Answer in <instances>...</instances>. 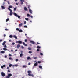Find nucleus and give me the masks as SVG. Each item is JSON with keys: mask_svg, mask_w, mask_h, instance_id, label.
Instances as JSON below:
<instances>
[{"mask_svg": "<svg viewBox=\"0 0 78 78\" xmlns=\"http://www.w3.org/2000/svg\"><path fill=\"white\" fill-rule=\"evenodd\" d=\"M8 9H9V11H10V16H12V14L13 13H12V11L11 10V9H9V8H8Z\"/></svg>", "mask_w": 78, "mask_h": 78, "instance_id": "f257e3e1", "label": "nucleus"}, {"mask_svg": "<svg viewBox=\"0 0 78 78\" xmlns=\"http://www.w3.org/2000/svg\"><path fill=\"white\" fill-rule=\"evenodd\" d=\"M13 14H14V15L16 17H18L19 19H20V16L17 15V13H14Z\"/></svg>", "mask_w": 78, "mask_h": 78, "instance_id": "f03ea898", "label": "nucleus"}, {"mask_svg": "<svg viewBox=\"0 0 78 78\" xmlns=\"http://www.w3.org/2000/svg\"><path fill=\"white\" fill-rule=\"evenodd\" d=\"M12 76V74H8V76L6 77V78H10Z\"/></svg>", "mask_w": 78, "mask_h": 78, "instance_id": "7ed1b4c3", "label": "nucleus"}, {"mask_svg": "<svg viewBox=\"0 0 78 78\" xmlns=\"http://www.w3.org/2000/svg\"><path fill=\"white\" fill-rule=\"evenodd\" d=\"M1 76H3V77H4V76H5V73H4L3 72H1Z\"/></svg>", "mask_w": 78, "mask_h": 78, "instance_id": "20e7f679", "label": "nucleus"}, {"mask_svg": "<svg viewBox=\"0 0 78 78\" xmlns=\"http://www.w3.org/2000/svg\"><path fill=\"white\" fill-rule=\"evenodd\" d=\"M16 43H17L18 42V43H19V44H22V42L20 40L18 41H16Z\"/></svg>", "mask_w": 78, "mask_h": 78, "instance_id": "39448f33", "label": "nucleus"}, {"mask_svg": "<svg viewBox=\"0 0 78 78\" xmlns=\"http://www.w3.org/2000/svg\"><path fill=\"white\" fill-rule=\"evenodd\" d=\"M21 4L22 5L23 4V2H24V0H20Z\"/></svg>", "mask_w": 78, "mask_h": 78, "instance_id": "423d86ee", "label": "nucleus"}, {"mask_svg": "<svg viewBox=\"0 0 78 78\" xmlns=\"http://www.w3.org/2000/svg\"><path fill=\"white\" fill-rule=\"evenodd\" d=\"M30 42L31 44H35V42L33 41H30Z\"/></svg>", "mask_w": 78, "mask_h": 78, "instance_id": "0eeeda50", "label": "nucleus"}, {"mask_svg": "<svg viewBox=\"0 0 78 78\" xmlns=\"http://www.w3.org/2000/svg\"><path fill=\"white\" fill-rule=\"evenodd\" d=\"M1 8H2V9H5V7L4 6H3L2 5L1 6Z\"/></svg>", "mask_w": 78, "mask_h": 78, "instance_id": "6e6552de", "label": "nucleus"}, {"mask_svg": "<svg viewBox=\"0 0 78 78\" xmlns=\"http://www.w3.org/2000/svg\"><path fill=\"white\" fill-rule=\"evenodd\" d=\"M20 47V44H18L17 46V48H19Z\"/></svg>", "mask_w": 78, "mask_h": 78, "instance_id": "1a4fd4ad", "label": "nucleus"}, {"mask_svg": "<svg viewBox=\"0 0 78 78\" xmlns=\"http://www.w3.org/2000/svg\"><path fill=\"white\" fill-rule=\"evenodd\" d=\"M34 66H37V62H36V63L34 64Z\"/></svg>", "mask_w": 78, "mask_h": 78, "instance_id": "9d476101", "label": "nucleus"}, {"mask_svg": "<svg viewBox=\"0 0 78 78\" xmlns=\"http://www.w3.org/2000/svg\"><path fill=\"white\" fill-rule=\"evenodd\" d=\"M23 45H25V46H27V44H25V42H23Z\"/></svg>", "mask_w": 78, "mask_h": 78, "instance_id": "9b49d317", "label": "nucleus"}, {"mask_svg": "<svg viewBox=\"0 0 78 78\" xmlns=\"http://www.w3.org/2000/svg\"><path fill=\"white\" fill-rule=\"evenodd\" d=\"M6 41H4L3 43H2V45H5V44H6Z\"/></svg>", "mask_w": 78, "mask_h": 78, "instance_id": "f8f14e48", "label": "nucleus"}, {"mask_svg": "<svg viewBox=\"0 0 78 78\" xmlns=\"http://www.w3.org/2000/svg\"><path fill=\"white\" fill-rule=\"evenodd\" d=\"M39 68H40V69H42V66H41V65H40L39 66Z\"/></svg>", "mask_w": 78, "mask_h": 78, "instance_id": "ddd939ff", "label": "nucleus"}, {"mask_svg": "<svg viewBox=\"0 0 78 78\" xmlns=\"http://www.w3.org/2000/svg\"><path fill=\"white\" fill-rule=\"evenodd\" d=\"M23 25V24H22V23L20 24H19V27H22V26Z\"/></svg>", "mask_w": 78, "mask_h": 78, "instance_id": "4468645a", "label": "nucleus"}, {"mask_svg": "<svg viewBox=\"0 0 78 78\" xmlns=\"http://www.w3.org/2000/svg\"><path fill=\"white\" fill-rule=\"evenodd\" d=\"M16 39H17V37H16V35H14L13 36Z\"/></svg>", "mask_w": 78, "mask_h": 78, "instance_id": "2eb2a0df", "label": "nucleus"}, {"mask_svg": "<svg viewBox=\"0 0 78 78\" xmlns=\"http://www.w3.org/2000/svg\"><path fill=\"white\" fill-rule=\"evenodd\" d=\"M12 8V6L10 5L9 6V8H9V9H10V8Z\"/></svg>", "mask_w": 78, "mask_h": 78, "instance_id": "dca6fc26", "label": "nucleus"}, {"mask_svg": "<svg viewBox=\"0 0 78 78\" xmlns=\"http://www.w3.org/2000/svg\"><path fill=\"white\" fill-rule=\"evenodd\" d=\"M19 32L22 33V32H23V31L22 30V29H20L19 30Z\"/></svg>", "mask_w": 78, "mask_h": 78, "instance_id": "f3484780", "label": "nucleus"}, {"mask_svg": "<svg viewBox=\"0 0 78 78\" xmlns=\"http://www.w3.org/2000/svg\"><path fill=\"white\" fill-rule=\"evenodd\" d=\"M24 9L25 11H27L28 10V9H27V8L26 7H25L24 8Z\"/></svg>", "mask_w": 78, "mask_h": 78, "instance_id": "a211bd4d", "label": "nucleus"}, {"mask_svg": "<svg viewBox=\"0 0 78 78\" xmlns=\"http://www.w3.org/2000/svg\"><path fill=\"white\" fill-rule=\"evenodd\" d=\"M29 12L30 14H32V10H31L30 9H29Z\"/></svg>", "mask_w": 78, "mask_h": 78, "instance_id": "6ab92c4d", "label": "nucleus"}, {"mask_svg": "<svg viewBox=\"0 0 78 78\" xmlns=\"http://www.w3.org/2000/svg\"><path fill=\"white\" fill-rule=\"evenodd\" d=\"M12 37H13V36H12V35H10L9 37H10V38H12Z\"/></svg>", "mask_w": 78, "mask_h": 78, "instance_id": "aec40b11", "label": "nucleus"}, {"mask_svg": "<svg viewBox=\"0 0 78 78\" xmlns=\"http://www.w3.org/2000/svg\"><path fill=\"white\" fill-rule=\"evenodd\" d=\"M5 53V51H1V53Z\"/></svg>", "mask_w": 78, "mask_h": 78, "instance_id": "412c9836", "label": "nucleus"}, {"mask_svg": "<svg viewBox=\"0 0 78 78\" xmlns=\"http://www.w3.org/2000/svg\"><path fill=\"white\" fill-rule=\"evenodd\" d=\"M23 67L24 68H26L27 67V65H23Z\"/></svg>", "mask_w": 78, "mask_h": 78, "instance_id": "4be33fe9", "label": "nucleus"}, {"mask_svg": "<svg viewBox=\"0 0 78 78\" xmlns=\"http://www.w3.org/2000/svg\"><path fill=\"white\" fill-rule=\"evenodd\" d=\"M20 57H22L23 56V54L21 53L20 55Z\"/></svg>", "mask_w": 78, "mask_h": 78, "instance_id": "5701e85b", "label": "nucleus"}, {"mask_svg": "<svg viewBox=\"0 0 78 78\" xmlns=\"http://www.w3.org/2000/svg\"><path fill=\"white\" fill-rule=\"evenodd\" d=\"M28 73H31V71L29 70V71H27Z\"/></svg>", "mask_w": 78, "mask_h": 78, "instance_id": "b1692460", "label": "nucleus"}, {"mask_svg": "<svg viewBox=\"0 0 78 78\" xmlns=\"http://www.w3.org/2000/svg\"><path fill=\"white\" fill-rule=\"evenodd\" d=\"M3 50H7V49H6V48H3Z\"/></svg>", "mask_w": 78, "mask_h": 78, "instance_id": "393cba45", "label": "nucleus"}, {"mask_svg": "<svg viewBox=\"0 0 78 78\" xmlns=\"http://www.w3.org/2000/svg\"><path fill=\"white\" fill-rule=\"evenodd\" d=\"M27 17H30V15L28 14H27Z\"/></svg>", "mask_w": 78, "mask_h": 78, "instance_id": "a878e982", "label": "nucleus"}, {"mask_svg": "<svg viewBox=\"0 0 78 78\" xmlns=\"http://www.w3.org/2000/svg\"><path fill=\"white\" fill-rule=\"evenodd\" d=\"M37 48H38V49H39V48H41V47L39 46H37Z\"/></svg>", "mask_w": 78, "mask_h": 78, "instance_id": "bb28decb", "label": "nucleus"}, {"mask_svg": "<svg viewBox=\"0 0 78 78\" xmlns=\"http://www.w3.org/2000/svg\"><path fill=\"white\" fill-rule=\"evenodd\" d=\"M28 48L29 50H31V48H30V47Z\"/></svg>", "mask_w": 78, "mask_h": 78, "instance_id": "cd10ccee", "label": "nucleus"}, {"mask_svg": "<svg viewBox=\"0 0 78 78\" xmlns=\"http://www.w3.org/2000/svg\"><path fill=\"white\" fill-rule=\"evenodd\" d=\"M16 9H17V8H15L14 9V11H16Z\"/></svg>", "mask_w": 78, "mask_h": 78, "instance_id": "c85d7f7f", "label": "nucleus"}, {"mask_svg": "<svg viewBox=\"0 0 78 78\" xmlns=\"http://www.w3.org/2000/svg\"><path fill=\"white\" fill-rule=\"evenodd\" d=\"M9 18H7L6 20V22H8V21H9Z\"/></svg>", "mask_w": 78, "mask_h": 78, "instance_id": "c756f323", "label": "nucleus"}, {"mask_svg": "<svg viewBox=\"0 0 78 78\" xmlns=\"http://www.w3.org/2000/svg\"><path fill=\"white\" fill-rule=\"evenodd\" d=\"M12 66H16V67H17L18 65H12Z\"/></svg>", "mask_w": 78, "mask_h": 78, "instance_id": "7c9ffc66", "label": "nucleus"}, {"mask_svg": "<svg viewBox=\"0 0 78 78\" xmlns=\"http://www.w3.org/2000/svg\"><path fill=\"white\" fill-rule=\"evenodd\" d=\"M37 62L38 63H41V62H41V61H38Z\"/></svg>", "mask_w": 78, "mask_h": 78, "instance_id": "2f4dec72", "label": "nucleus"}, {"mask_svg": "<svg viewBox=\"0 0 78 78\" xmlns=\"http://www.w3.org/2000/svg\"><path fill=\"white\" fill-rule=\"evenodd\" d=\"M25 19L26 20H27V21H28V18H25Z\"/></svg>", "mask_w": 78, "mask_h": 78, "instance_id": "473e14b6", "label": "nucleus"}, {"mask_svg": "<svg viewBox=\"0 0 78 78\" xmlns=\"http://www.w3.org/2000/svg\"><path fill=\"white\" fill-rule=\"evenodd\" d=\"M9 67H11L12 66V64H10L9 65Z\"/></svg>", "mask_w": 78, "mask_h": 78, "instance_id": "72a5a7b5", "label": "nucleus"}, {"mask_svg": "<svg viewBox=\"0 0 78 78\" xmlns=\"http://www.w3.org/2000/svg\"><path fill=\"white\" fill-rule=\"evenodd\" d=\"M16 30L17 31H19V28H17Z\"/></svg>", "mask_w": 78, "mask_h": 78, "instance_id": "f704fd0d", "label": "nucleus"}, {"mask_svg": "<svg viewBox=\"0 0 78 78\" xmlns=\"http://www.w3.org/2000/svg\"><path fill=\"white\" fill-rule=\"evenodd\" d=\"M30 57H28L27 58V60L30 59Z\"/></svg>", "mask_w": 78, "mask_h": 78, "instance_id": "c9c22d12", "label": "nucleus"}, {"mask_svg": "<svg viewBox=\"0 0 78 78\" xmlns=\"http://www.w3.org/2000/svg\"><path fill=\"white\" fill-rule=\"evenodd\" d=\"M31 74L30 73H29L28 74V76H31Z\"/></svg>", "mask_w": 78, "mask_h": 78, "instance_id": "e433bc0d", "label": "nucleus"}, {"mask_svg": "<svg viewBox=\"0 0 78 78\" xmlns=\"http://www.w3.org/2000/svg\"><path fill=\"white\" fill-rule=\"evenodd\" d=\"M29 53L31 54V53H32V52L31 51H29Z\"/></svg>", "mask_w": 78, "mask_h": 78, "instance_id": "4c0bfd02", "label": "nucleus"}, {"mask_svg": "<svg viewBox=\"0 0 78 78\" xmlns=\"http://www.w3.org/2000/svg\"><path fill=\"white\" fill-rule=\"evenodd\" d=\"M40 55H41V56H42V55H43V54L42 53H40Z\"/></svg>", "mask_w": 78, "mask_h": 78, "instance_id": "58836bf2", "label": "nucleus"}, {"mask_svg": "<svg viewBox=\"0 0 78 78\" xmlns=\"http://www.w3.org/2000/svg\"><path fill=\"white\" fill-rule=\"evenodd\" d=\"M11 72V71H10L9 69H8L7 70V72Z\"/></svg>", "mask_w": 78, "mask_h": 78, "instance_id": "ea45409f", "label": "nucleus"}, {"mask_svg": "<svg viewBox=\"0 0 78 78\" xmlns=\"http://www.w3.org/2000/svg\"><path fill=\"white\" fill-rule=\"evenodd\" d=\"M7 3L9 5L10 4V3H9V1H7Z\"/></svg>", "mask_w": 78, "mask_h": 78, "instance_id": "a19ab883", "label": "nucleus"}, {"mask_svg": "<svg viewBox=\"0 0 78 78\" xmlns=\"http://www.w3.org/2000/svg\"><path fill=\"white\" fill-rule=\"evenodd\" d=\"M4 47H5V48H6V47H7V46H6V45H4Z\"/></svg>", "mask_w": 78, "mask_h": 78, "instance_id": "79ce46f5", "label": "nucleus"}, {"mask_svg": "<svg viewBox=\"0 0 78 78\" xmlns=\"http://www.w3.org/2000/svg\"><path fill=\"white\" fill-rule=\"evenodd\" d=\"M15 61H16V62H17V61H19V60H18V59H16Z\"/></svg>", "mask_w": 78, "mask_h": 78, "instance_id": "37998d69", "label": "nucleus"}, {"mask_svg": "<svg viewBox=\"0 0 78 78\" xmlns=\"http://www.w3.org/2000/svg\"><path fill=\"white\" fill-rule=\"evenodd\" d=\"M5 31H8L9 30H8V29H5Z\"/></svg>", "mask_w": 78, "mask_h": 78, "instance_id": "c03bdc74", "label": "nucleus"}, {"mask_svg": "<svg viewBox=\"0 0 78 78\" xmlns=\"http://www.w3.org/2000/svg\"><path fill=\"white\" fill-rule=\"evenodd\" d=\"M9 56H12V55H11V54H9Z\"/></svg>", "mask_w": 78, "mask_h": 78, "instance_id": "a18cd8bd", "label": "nucleus"}, {"mask_svg": "<svg viewBox=\"0 0 78 78\" xmlns=\"http://www.w3.org/2000/svg\"><path fill=\"white\" fill-rule=\"evenodd\" d=\"M2 66H3V67H6V65H4Z\"/></svg>", "mask_w": 78, "mask_h": 78, "instance_id": "49530a36", "label": "nucleus"}, {"mask_svg": "<svg viewBox=\"0 0 78 78\" xmlns=\"http://www.w3.org/2000/svg\"><path fill=\"white\" fill-rule=\"evenodd\" d=\"M1 69H3V66H1Z\"/></svg>", "mask_w": 78, "mask_h": 78, "instance_id": "de8ad7c7", "label": "nucleus"}, {"mask_svg": "<svg viewBox=\"0 0 78 78\" xmlns=\"http://www.w3.org/2000/svg\"><path fill=\"white\" fill-rule=\"evenodd\" d=\"M24 28H27V26H24Z\"/></svg>", "mask_w": 78, "mask_h": 78, "instance_id": "09e8293b", "label": "nucleus"}, {"mask_svg": "<svg viewBox=\"0 0 78 78\" xmlns=\"http://www.w3.org/2000/svg\"><path fill=\"white\" fill-rule=\"evenodd\" d=\"M21 48H24V47H23V46H22Z\"/></svg>", "mask_w": 78, "mask_h": 78, "instance_id": "8fccbe9b", "label": "nucleus"}, {"mask_svg": "<svg viewBox=\"0 0 78 78\" xmlns=\"http://www.w3.org/2000/svg\"><path fill=\"white\" fill-rule=\"evenodd\" d=\"M25 42H27V39H25Z\"/></svg>", "mask_w": 78, "mask_h": 78, "instance_id": "3c124183", "label": "nucleus"}, {"mask_svg": "<svg viewBox=\"0 0 78 78\" xmlns=\"http://www.w3.org/2000/svg\"><path fill=\"white\" fill-rule=\"evenodd\" d=\"M37 51H39V49H37Z\"/></svg>", "mask_w": 78, "mask_h": 78, "instance_id": "603ef678", "label": "nucleus"}, {"mask_svg": "<svg viewBox=\"0 0 78 78\" xmlns=\"http://www.w3.org/2000/svg\"><path fill=\"white\" fill-rule=\"evenodd\" d=\"M34 59H37V57H34Z\"/></svg>", "mask_w": 78, "mask_h": 78, "instance_id": "864d4df0", "label": "nucleus"}, {"mask_svg": "<svg viewBox=\"0 0 78 78\" xmlns=\"http://www.w3.org/2000/svg\"><path fill=\"white\" fill-rule=\"evenodd\" d=\"M26 21H24V24H26Z\"/></svg>", "mask_w": 78, "mask_h": 78, "instance_id": "5fc2aeb1", "label": "nucleus"}, {"mask_svg": "<svg viewBox=\"0 0 78 78\" xmlns=\"http://www.w3.org/2000/svg\"><path fill=\"white\" fill-rule=\"evenodd\" d=\"M30 17H31V18H33V16H30Z\"/></svg>", "mask_w": 78, "mask_h": 78, "instance_id": "6e6d98bb", "label": "nucleus"}, {"mask_svg": "<svg viewBox=\"0 0 78 78\" xmlns=\"http://www.w3.org/2000/svg\"><path fill=\"white\" fill-rule=\"evenodd\" d=\"M7 69H9V67H7Z\"/></svg>", "mask_w": 78, "mask_h": 78, "instance_id": "4d7b16f0", "label": "nucleus"}, {"mask_svg": "<svg viewBox=\"0 0 78 78\" xmlns=\"http://www.w3.org/2000/svg\"><path fill=\"white\" fill-rule=\"evenodd\" d=\"M27 34H25V36H26V37H27Z\"/></svg>", "mask_w": 78, "mask_h": 78, "instance_id": "13d9d810", "label": "nucleus"}, {"mask_svg": "<svg viewBox=\"0 0 78 78\" xmlns=\"http://www.w3.org/2000/svg\"><path fill=\"white\" fill-rule=\"evenodd\" d=\"M12 45H14L15 44V43H12Z\"/></svg>", "mask_w": 78, "mask_h": 78, "instance_id": "bf43d9fd", "label": "nucleus"}, {"mask_svg": "<svg viewBox=\"0 0 78 78\" xmlns=\"http://www.w3.org/2000/svg\"><path fill=\"white\" fill-rule=\"evenodd\" d=\"M4 37H6V35L5 34H4Z\"/></svg>", "mask_w": 78, "mask_h": 78, "instance_id": "052dcab7", "label": "nucleus"}, {"mask_svg": "<svg viewBox=\"0 0 78 78\" xmlns=\"http://www.w3.org/2000/svg\"><path fill=\"white\" fill-rule=\"evenodd\" d=\"M12 58H11V57H10L9 58V59H10V60H11V59H12Z\"/></svg>", "mask_w": 78, "mask_h": 78, "instance_id": "680f3d73", "label": "nucleus"}, {"mask_svg": "<svg viewBox=\"0 0 78 78\" xmlns=\"http://www.w3.org/2000/svg\"><path fill=\"white\" fill-rule=\"evenodd\" d=\"M2 39L0 40V42H2Z\"/></svg>", "mask_w": 78, "mask_h": 78, "instance_id": "e2e57ef3", "label": "nucleus"}, {"mask_svg": "<svg viewBox=\"0 0 78 78\" xmlns=\"http://www.w3.org/2000/svg\"><path fill=\"white\" fill-rule=\"evenodd\" d=\"M31 76H34V75H33V74H31Z\"/></svg>", "mask_w": 78, "mask_h": 78, "instance_id": "0e129e2a", "label": "nucleus"}, {"mask_svg": "<svg viewBox=\"0 0 78 78\" xmlns=\"http://www.w3.org/2000/svg\"><path fill=\"white\" fill-rule=\"evenodd\" d=\"M11 52H13V50H11Z\"/></svg>", "mask_w": 78, "mask_h": 78, "instance_id": "69168bd1", "label": "nucleus"}, {"mask_svg": "<svg viewBox=\"0 0 78 78\" xmlns=\"http://www.w3.org/2000/svg\"><path fill=\"white\" fill-rule=\"evenodd\" d=\"M28 9H30V6H28Z\"/></svg>", "mask_w": 78, "mask_h": 78, "instance_id": "338daca9", "label": "nucleus"}, {"mask_svg": "<svg viewBox=\"0 0 78 78\" xmlns=\"http://www.w3.org/2000/svg\"><path fill=\"white\" fill-rule=\"evenodd\" d=\"M30 64H31V63H28V65H30Z\"/></svg>", "mask_w": 78, "mask_h": 78, "instance_id": "774afa93", "label": "nucleus"}]
</instances>
